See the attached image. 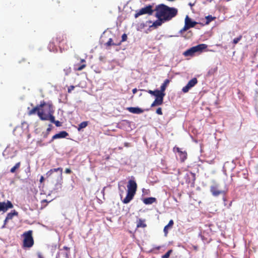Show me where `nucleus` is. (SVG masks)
I'll return each mask as SVG.
<instances>
[{
	"instance_id": "58836bf2",
	"label": "nucleus",
	"mask_w": 258,
	"mask_h": 258,
	"mask_svg": "<svg viewBox=\"0 0 258 258\" xmlns=\"http://www.w3.org/2000/svg\"><path fill=\"white\" fill-rule=\"evenodd\" d=\"M37 255L38 258H44L43 256L42 255L40 252H37Z\"/></svg>"
},
{
	"instance_id": "f03ea898",
	"label": "nucleus",
	"mask_w": 258,
	"mask_h": 258,
	"mask_svg": "<svg viewBox=\"0 0 258 258\" xmlns=\"http://www.w3.org/2000/svg\"><path fill=\"white\" fill-rule=\"evenodd\" d=\"M58 171L59 172L57 176V182L55 185L54 188V190H56L57 191L59 190L61 188L62 168L59 167L57 168L51 169L46 173V175L48 177L51 176L53 172Z\"/></svg>"
},
{
	"instance_id": "a878e982",
	"label": "nucleus",
	"mask_w": 258,
	"mask_h": 258,
	"mask_svg": "<svg viewBox=\"0 0 258 258\" xmlns=\"http://www.w3.org/2000/svg\"><path fill=\"white\" fill-rule=\"evenodd\" d=\"M88 125V122L87 121H83L79 125L78 127V130L80 131L82 128H84L86 127Z\"/></svg>"
},
{
	"instance_id": "dca6fc26",
	"label": "nucleus",
	"mask_w": 258,
	"mask_h": 258,
	"mask_svg": "<svg viewBox=\"0 0 258 258\" xmlns=\"http://www.w3.org/2000/svg\"><path fill=\"white\" fill-rule=\"evenodd\" d=\"M126 110H128L130 112L139 114L142 113L144 112V110L142 108H140L138 107H130L126 108Z\"/></svg>"
},
{
	"instance_id": "cd10ccee",
	"label": "nucleus",
	"mask_w": 258,
	"mask_h": 258,
	"mask_svg": "<svg viewBox=\"0 0 258 258\" xmlns=\"http://www.w3.org/2000/svg\"><path fill=\"white\" fill-rule=\"evenodd\" d=\"M214 19V17H212L211 15H209L206 17V24H208L212 21H213Z\"/></svg>"
},
{
	"instance_id": "4c0bfd02",
	"label": "nucleus",
	"mask_w": 258,
	"mask_h": 258,
	"mask_svg": "<svg viewBox=\"0 0 258 258\" xmlns=\"http://www.w3.org/2000/svg\"><path fill=\"white\" fill-rule=\"evenodd\" d=\"M9 219H7V218L6 217L5 220H4V225L2 226V228H4L5 227V225H6L8 221H9Z\"/></svg>"
},
{
	"instance_id": "423d86ee",
	"label": "nucleus",
	"mask_w": 258,
	"mask_h": 258,
	"mask_svg": "<svg viewBox=\"0 0 258 258\" xmlns=\"http://www.w3.org/2000/svg\"><path fill=\"white\" fill-rule=\"evenodd\" d=\"M153 12L154 10L152 9V6L151 5H148L144 8H142L141 9L137 10L136 11V14H135V18H137L140 16L144 14H148L149 15H151Z\"/></svg>"
},
{
	"instance_id": "49530a36",
	"label": "nucleus",
	"mask_w": 258,
	"mask_h": 258,
	"mask_svg": "<svg viewBox=\"0 0 258 258\" xmlns=\"http://www.w3.org/2000/svg\"><path fill=\"white\" fill-rule=\"evenodd\" d=\"M81 61L82 62H84L85 60L84 59H82Z\"/></svg>"
},
{
	"instance_id": "7c9ffc66",
	"label": "nucleus",
	"mask_w": 258,
	"mask_h": 258,
	"mask_svg": "<svg viewBox=\"0 0 258 258\" xmlns=\"http://www.w3.org/2000/svg\"><path fill=\"white\" fill-rule=\"evenodd\" d=\"M172 250L171 249L169 250L164 255L162 256V258H169L170 254L172 253Z\"/></svg>"
},
{
	"instance_id": "a18cd8bd",
	"label": "nucleus",
	"mask_w": 258,
	"mask_h": 258,
	"mask_svg": "<svg viewBox=\"0 0 258 258\" xmlns=\"http://www.w3.org/2000/svg\"><path fill=\"white\" fill-rule=\"evenodd\" d=\"M189 5L191 7L194 6V4H191V3H189Z\"/></svg>"
},
{
	"instance_id": "f704fd0d",
	"label": "nucleus",
	"mask_w": 258,
	"mask_h": 258,
	"mask_svg": "<svg viewBox=\"0 0 258 258\" xmlns=\"http://www.w3.org/2000/svg\"><path fill=\"white\" fill-rule=\"evenodd\" d=\"M156 113H157L158 114H159V115H162V112L161 108H160V107L158 108L156 110Z\"/></svg>"
},
{
	"instance_id": "c756f323",
	"label": "nucleus",
	"mask_w": 258,
	"mask_h": 258,
	"mask_svg": "<svg viewBox=\"0 0 258 258\" xmlns=\"http://www.w3.org/2000/svg\"><path fill=\"white\" fill-rule=\"evenodd\" d=\"M117 44L113 43L112 38H109L108 41L106 43V46H111V45H116Z\"/></svg>"
},
{
	"instance_id": "c85d7f7f",
	"label": "nucleus",
	"mask_w": 258,
	"mask_h": 258,
	"mask_svg": "<svg viewBox=\"0 0 258 258\" xmlns=\"http://www.w3.org/2000/svg\"><path fill=\"white\" fill-rule=\"evenodd\" d=\"M48 49L50 51H54L55 49V47L53 43H50L48 46Z\"/></svg>"
},
{
	"instance_id": "6e6552de",
	"label": "nucleus",
	"mask_w": 258,
	"mask_h": 258,
	"mask_svg": "<svg viewBox=\"0 0 258 258\" xmlns=\"http://www.w3.org/2000/svg\"><path fill=\"white\" fill-rule=\"evenodd\" d=\"M40 110H39L38 112H42L43 113L52 114L53 113L52 106L50 104L45 103H41L40 105Z\"/></svg>"
},
{
	"instance_id": "2f4dec72",
	"label": "nucleus",
	"mask_w": 258,
	"mask_h": 258,
	"mask_svg": "<svg viewBox=\"0 0 258 258\" xmlns=\"http://www.w3.org/2000/svg\"><path fill=\"white\" fill-rule=\"evenodd\" d=\"M242 38V36L240 35L238 37L234 38L233 40V43L234 44H237Z\"/></svg>"
},
{
	"instance_id": "79ce46f5",
	"label": "nucleus",
	"mask_w": 258,
	"mask_h": 258,
	"mask_svg": "<svg viewBox=\"0 0 258 258\" xmlns=\"http://www.w3.org/2000/svg\"><path fill=\"white\" fill-rule=\"evenodd\" d=\"M137 92V89L136 88H135V89H133V94L136 93Z\"/></svg>"
},
{
	"instance_id": "ea45409f",
	"label": "nucleus",
	"mask_w": 258,
	"mask_h": 258,
	"mask_svg": "<svg viewBox=\"0 0 258 258\" xmlns=\"http://www.w3.org/2000/svg\"><path fill=\"white\" fill-rule=\"evenodd\" d=\"M65 172H66V173H67V174H70V173H71V169H69V168H67V169H66V170H65Z\"/></svg>"
},
{
	"instance_id": "aec40b11",
	"label": "nucleus",
	"mask_w": 258,
	"mask_h": 258,
	"mask_svg": "<svg viewBox=\"0 0 258 258\" xmlns=\"http://www.w3.org/2000/svg\"><path fill=\"white\" fill-rule=\"evenodd\" d=\"M135 194L130 192H127L126 197L123 199L122 202L124 204H127L133 199Z\"/></svg>"
},
{
	"instance_id": "f3484780",
	"label": "nucleus",
	"mask_w": 258,
	"mask_h": 258,
	"mask_svg": "<svg viewBox=\"0 0 258 258\" xmlns=\"http://www.w3.org/2000/svg\"><path fill=\"white\" fill-rule=\"evenodd\" d=\"M158 19L154 22L152 25L150 26V27H153L154 28H157L158 27L160 26L162 24L165 22H166L161 17H156Z\"/></svg>"
},
{
	"instance_id": "473e14b6",
	"label": "nucleus",
	"mask_w": 258,
	"mask_h": 258,
	"mask_svg": "<svg viewBox=\"0 0 258 258\" xmlns=\"http://www.w3.org/2000/svg\"><path fill=\"white\" fill-rule=\"evenodd\" d=\"M86 67V65L85 64H83L82 65H81L80 66H79L78 68H76V69L78 71H81L83 69H84Z\"/></svg>"
},
{
	"instance_id": "6ab92c4d",
	"label": "nucleus",
	"mask_w": 258,
	"mask_h": 258,
	"mask_svg": "<svg viewBox=\"0 0 258 258\" xmlns=\"http://www.w3.org/2000/svg\"><path fill=\"white\" fill-rule=\"evenodd\" d=\"M142 91L148 92L149 94H150L152 95L155 96L156 97L161 96L162 94H165V93H163V92H161L160 90H157V89H156L154 91H152V90H149L148 91H146L145 90H142Z\"/></svg>"
},
{
	"instance_id": "7ed1b4c3",
	"label": "nucleus",
	"mask_w": 258,
	"mask_h": 258,
	"mask_svg": "<svg viewBox=\"0 0 258 258\" xmlns=\"http://www.w3.org/2000/svg\"><path fill=\"white\" fill-rule=\"evenodd\" d=\"M207 47L205 44H200L197 46H193L183 52L185 56H192L196 52H202L204 49Z\"/></svg>"
},
{
	"instance_id": "1a4fd4ad",
	"label": "nucleus",
	"mask_w": 258,
	"mask_h": 258,
	"mask_svg": "<svg viewBox=\"0 0 258 258\" xmlns=\"http://www.w3.org/2000/svg\"><path fill=\"white\" fill-rule=\"evenodd\" d=\"M70 248L64 246L60 249L56 255V258H70Z\"/></svg>"
},
{
	"instance_id": "39448f33",
	"label": "nucleus",
	"mask_w": 258,
	"mask_h": 258,
	"mask_svg": "<svg viewBox=\"0 0 258 258\" xmlns=\"http://www.w3.org/2000/svg\"><path fill=\"white\" fill-rule=\"evenodd\" d=\"M227 191V189L225 190L220 189L219 184L216 182L210 186V191L214 197H218L220 195H225Z\"/></svg>"
},
{
	"instance_id": "c9c22d12",
	"label": "nucleus",
	"mask_w": 258,
	"mask_h": 258,
	"mask_svg": "<svg viewBox=\"0 0 258 258\" xmlns=\"http://www.w3.org/2000/svg\"><path fill=\"white\" fill-rule=\"evenodd\" d=\"M74 88H75V87L74 86H70L68 88V92L71 93L72 92V91L74 89Z\"/></svg>"
},
{
	"instance_id": "72a5a7b5",
	"label": "nucleus",
	"mask_w": 258,
	"mask_h": 258,
	"mask_svg": "<svg viewBox=\"0 0 258 258\" xmlns=\"http://www.w3.org/2000/svg\"><path fill=\"white\" fill-rule=\"evenodd\" d=\"M127 39V35L125 34H123L121 36V41L123 42L126 41Z\"/></svg>"
},
{
	"instance_id": "ddd939ff",
	"label": "nucleus",
	"mask_w": 258,
	"mask_h": 258,
	"mask_svg": "<svg viewBox=\"0 0 258 258\" xmlns=\"http://www.w3.org/2000/svg\"><path fill=\"white\" fill-rule=\"evenodd\" d=\"M13 208V205L11 202L7 201L6 202H0V212H6L9 209Z\"/></svg>"
},
{
	"instance_id": "2eb2a0df",
	"label": "nucleus",
	"mask_w": 258,
	"mask_h": 258,
	"mask_svg": "<svg viewBox=\"0 0 258 258\" xmlns=\"http://www.w3.org/2000/svg\"><path fill=\"white\" fill-rule=\"evenodd\" d=\"M165 95V94H162L161 96L156 97L155 100L152 103L151 106L153 107L156 106L161 105V104H162L163 102V98Z\"/></svg>"
},
{
	"instance_id": "bb28decb",
	"label": "nucleus",
	"mask_w": 258,
	"mask_h": 258,
	"mask_svg": "<svg viewBox=\"0 0 258 258\" xmlns=\"http://www.w3.org/2000/svg\"><path fill=\"white\" fill-rule=\"evenodd\" d=\"M39 110H40V107L39 106H36L33 108L29 112V114H35L36 111H38Z\"/></svg>"
},
{
	"instance_id": "4468645a",
	"label": "nucleus",
	"mask_w": 258,
	"mask_h": 258,
	"mask_svg": "<svg viewBox=\"0 0 258 258\" xmlns=\"http://www.w3.org/2000/svg\"><path fill=\"white\" fill-rule=\"evenodd\" d=\"M173 151L174 152H178L179 154V156L180 157V160L181 162H184L185 160L187 158V153L185 151H182L178 147H174L173 148Z\"/></svg>"
},
{
	"instance_id": "a211bd4d",
	"label": "nucleus",
	"mask_w": 258,
	"mask_h": 258,
	"mask_svg": "<svg viewBox=\"0 0 258 258\" xmlns=\"http://www.w3.org/2000/svg\"><path fill=\"white\" fill-rule=\"evenodd\" d=\"M68 136V133L66 131H61L58 134L54 135L52 138V140L53 141L55 139H60V138H64Z\"/></svg>"
},
{
	"instance_id": "9d476101",
	"label": "nucleus",
	"mask_w": 258,
	"mask_h": 258,
	"mask_svg": "<svg viewBox=\"0 0 258 258\" xmlns=\"http://www.w3.org/2000/svg\"><path fill=\"white\" fill-rule=\"evenodd\" d=\"M198 83V80L196 78H194L190 80L185 86L182 88V91L183 93H187L189 90L194 87Z\"/></svg>"
},
{
	"instance_id": "5701e85b",
	"label": "nucleus",
	"mask_w": 258,
	"mask_h": 258,
	"mask_svg": "<svg viewBox=\"0 0 258 258\" xmlns=\"http://www.w3.org/2000/svg\"><path fill=\"white\" fill-rule=\"evenodd\" d=\"M169 80L168 79H166L164 81V83L161 86L160 91L163 93H164L166 88L167 85L169 84Z\"/></svg>"
},
{
	"instance_id": "c03bdc74",
	"label": "nucleus",
	"mask_w": 258,
	"mask_h": 258,
	"mask_svg": "<svg viewBox=\"0 0 258 258\" xmlns=\"http://www.w3.org/2000/svg\"><path fill=\"white\" fill-rule=\"evenodd\" d=\"M119 190H120V195L121 196V194L123 192V190H121L120 187H119Z\"/></svg>"
},
{
	"instance_id": "393cba45",
	"label": "nucleus",
	"mask_w": 258,
	"mask_h": 258,
	"mask_svg": "<svg viewBox=\"0 0 258 258\" xmlns=\"http://www.w3.org/2000/svg\"><path fill=\"white\" fill-rule=\"evenodd\" d=\"M20 165H21V163L20 162L17 163L15 164V165L11 169L10 172L11 173H15L16 171V170L18 169L20 167Z\"/></svg>"
},
{
	"instance_id": "9b49d317",
	"label": "nucleus",
	"mask_w": 258,
	"mask_h": 258,
	"mask_svg": "<svg viewBox=\"0 0 258 258\" xmlns=\"http://www.w3.org/2000/svg\"><path fill=\"white\" fill-rule=\"evenodd\" d=\"M127 187L128 192L132 193L135 195L137 188V185L135 181L130 180L128 181Z\"/></svg>"
},
{
	"instance_id": "e433bc0d",
	"label": "nucleus",
	"mask_w": 258,
	"mask_h": 258,
	"mask_svg": "<svg viewBox=\"0 0 258 258\" xmlns=\"http://www.w3.org/2000/svg\"><path fill=\"white\" fill-rule=\"evenodd\" d=\"M52 122V123H55V125H56V126H60V122L59 121H58V120L55 121V120H54V121H53V122Z\"/></svg>"
},
{
	"instance_id": "a19ab883",
	"label": "nucleus",
	"mask_w": 258,
	"mask_h": 258,
	"mask_svg": "<svg viewBox=\"0 0 258 258\" xmlns=\"http://www.w3.org/2000/svg\"><path fill=\"white\" fill-rule=\"evenodd\" d=\"M51 125L50 124H49V127H48L47 128V132L48 133V132H49L51 131Z\"/></svg>"
},
{
	"instance_id": "0eeeda50",
	"label": "nucleus",
	"mask_w": 258,
	"mask_h": 258,
	"mask_svg": "<svg viewBox=\"0 0 258 258\" xmlns=\"http://www.w3.org/2000/svg\"><path fill=\"white\" fill-rule=\"evenodd\" d=\"M198 24L196 21H193L187 15L185 18V24L184 27L180 30V33H181L184 31H185L190 28H192Z\"/></svg>"
},
{
	"instance_id": "20e7f679",
	"label": "nucleus",
	"mask_w": 258,
	"mask_h": 258,
	"mask_svg": "<svg viewBox=\"0 0 258 258\" xmlns=\"http://www.w3.org/2000/svg\"><path fill=\"white\" fill-rule=\"evenodd\" d=\"M24 241L23 245L24 247H31L34 244L33 239L32 236V231L29 230L23 234Z\"/></svg>"
},
{
	"instance_id": "de8ad7c7",
	"label": "nucleus",
	"mask_w": 258,
	"mask_h": 258,
	"mask_svg": "<svg viewBox=\"0 0 258 258\" xmlns=\"http://www.w3.org/2000/svg\"><path fill=\"white\" fill-rule=\"evenodd\" d=\"M147 23H152V21H148L147 22Z\"/></svg>"
},
{
	"instance_id": "f257e3e1",
	"label": "nucleus",
	"mask_w": 258,
	"mask_h": 258,
	"mask_svg": "<svg viewBox=\"0 0 258 258\" xmlns=\"http://www.w3.org/2000/svg\"><path fill=\"white\" fill-rule=\"evenodd\" d=\"M154 11L156 12L155 17L162 18L166 22L171 20L178 13L177 9L169 7L164 4L156 6Z\"/></svg>"
},
{
	"instance_id": "f8f14e48",
	"label": "nucleus",
	"mask_w": 258,
	"mask_h": 258,
	"mask_svg": "<svg viewBox=\"0 0 258 258\" xmlns=\"http://www.w3.org/2000/svg\"><path fill=\"white\" fill-rule=\"evenodd\" d=\"M37 114L42 120H49L51 122L54 121V116L52 114L37 112Z\"/></svg>"
},
{
	"instance_id": "b1692460",
	"label": "nucleus",
	"mask_w": 258,
	"mask_h": 258,
	"mask_svg": "<svg viewBox=\"0 0 258 258\" xmlns=\"http://www.w3.org/2000/svg\"><path fill=\"white\" fill-rule=\"evenodd\" d=\"M18 214V212L15 210L12 211L11 212L9 213L7 215V219L11 220L13 219L14 216H17Z\"/></svg>"
},
{
	"instance_id": "412c9836",
	"label": "nucleus",
	"mask_w": 258,
	"mask_h": 258,
	"mask_svg": "<svg viewBox=\"0 0 258 258\" xmlns=\"http://www.w3.org/2000/svg\"><path fill=\"white\" fill-rule=\"evenodd\" d=\"M156 199L155 198L150 197L144 199L143 202L146 205L152 204L156 201Z\"/></svg>"
},
{
	"instance_id": "37998d69",
	"label": "nucleus",
	"mask_w": 258,
	"mask_h": 258,
	"mask_svg": "<svg viewBox=\"0 0 258 258\" xmlns=\"http://www.w3.org/2000/svg\"><path fill=\"white\" fill-rule=\"evenodd\" d=\"M43 180H44L43 177L41 176L40 179V182H42L43 181Z\"/></svg>"
},
{
	"instance_id": "4be33fe9",
	"label": "nucleus",
	"mask_w": 258,
	"mask_h": 258,
	"mask_svg": "<svg viewBox=\"0 0 258 258\" xmlns=\"http://www.w3.org/2000/svg\"><path fill=\"white\" fill-rule=\"evenodd\" d=\"M173 223V221L172 220H171L169 221L168 224L164 227V232L165 235H166L168 233L169 228H171L172 227Z\"/></svg>"
}]
</instances>
